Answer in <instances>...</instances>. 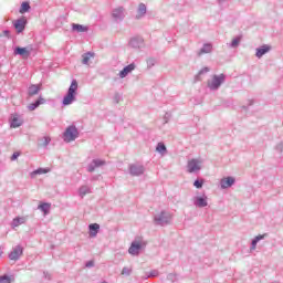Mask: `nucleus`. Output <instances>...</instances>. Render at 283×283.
Masks as SVG:
<instances>
[{
	"label": "nucleus",
	"mask_w": 283,
	"mask_h": 283,
	"mask_svg": "<svg viewBox=\"0 0 283 283\" xmlns=\"http://www.w3.org/2000/svg\"><path fill=\"white\" fill-rule=\"evenodd\" d=\"M268 52H271V45L263 44L262 46L256 49L255 57L262 59L264 54H268Z\"/></svg>",
	"instance_id": "17"
},
{
	"label": "nucleus",
	"mask_w": 283,
	"mask_h": 283,
	"mask_svg": "<svg viewBox=\"0 0 283 283\" xmlns=\"http://www.w3.org/2000/svg\"><path fill=\"white\" fill-rule=\"evenodd\" d=\"M87 193H92V188H90V186H81L78 189V196L81 198H85Z\"/></svg>",
	"instance_id": "28"
},
{
	"label": "nucleus",
	"mask_w": 283,
	"mask_h": 283,
	"mask_svg": "<svg viewBox=\"0 0 283 283\" xmlns=\"http://www.w3.org/2000/svg\"><path fill=\"white\" fill-rule=\"evenodd\" d=\"M82 63L83 65H88L90 64V59H94V52H86L82 55Z\"/></svg>",
	"instance_id": "29"
},
{
	"label": "nucleus",
	"mask_w": 283,
	"mask_h": 283,
	"mask_svg": "<svg viewBox=\"0 0 283 283\" xmlns=\"http://www.w3.org/2000/svg\"><path fill=\"white\" fill-rule=\"evenodd\" d=\"M43 277H44V280H52V274L44 271L43 272Z\"/></svg>",
	"instance_id": "46"
},
{
	"label": "nucleus",
	"mask_w": 283,
	"mask_h": 283,
	"mask_svg": "<svg viewBox=\"0 0 283 283\" xmlns=\"http://www.w3.org/2000/svg\"><path fill=\"white\" fill-rule=\"evenodd\" d=\"M78 128L75 125H70L63 133L64 143H72L78 138Z\"/></svg>",
	"instance_id": "4"
},
{
	"label": "nucleus",
	"mask_w": 283,
	"mask_h": 283,
	"mask_svg": "<svg viewBox=\"0 0 283 283\" xmlns=\"http://www.w3.org/2000/svg\"><path fill=\"white\" fill-rule=\"evenodd\" d=\"M172 218L174 217L171 216V212L161 210L160 213H158L154 217V222L158 227H167V224H171Z\"/></svg>",
	"instance_id": "2"
},
{
	"label": "nucleus",
	"mask_w": 283,
	"mask_h": 283,
	"mask_svg": "<svg viewBox=\"0 0 283 283\" xmlns=\"http://www.w3.org/2000/svg\"><path fill=\"white\" fill-rule=\"evenodd\" d=\"M15 277L14 274L8 275V274H3L0 275V283H14L15 282Z\"/></svg>",
	"instance_id": "27"
},
{
	"label": "nucleus",
	"mask_w": 283,
	"mask_h": 283,
	"mask_svg": "<svg viewBox=\"0 0 283 283\" xmlns=\"http://www.w3.org/2000/svg\"><path fill=\"white\" fill-rule=\"evenodd\" d=\"M227 0H217V3H219V4H222V3H224Z\"/></svg>",
	"instance_id": "49"
},
{
	"label": "nucleus",
	"mask_w": 283,
	"mask_h": 283,
	"mask_svg": "<svg viewBox=\"0 0 283 283\" xmlns=\"http://www.w3.org/2000/svg\"><path fill=\"white\" fill-rule=\"evenodd\" d=\"M112 17L117 23L123 21L125 19V9L123 7L113 9Z\"/></svg>",
	"instance_id": "12"
},
{
	"label": "nucleus",
	"mask_w": 283,
	"mask_h": 283,
	"mask_svg": "<svg viewBox=\"0 0 283 283\" xmlns=\"http://www.w3.org/2000/svg\"><path fill=\"white\" fill-rule=\"evenodd\" d=\"M188 174H196V171H200L202 168L200 167V161L198 159H191L188 161Z\"/></svg>",
	"instance_id": "15"
},
{
	"label": "nucleus",
	"mask_w": 283,
	"mask_h": 283,
	"mask_svg": "<svg viewBox=\"0 0 283 283\" xmlns=\"http://www.w3.org/2000/svg\"><path fill=\"white\" fill-rule=\"evenodd\" d=\"M24 220L21 217H17L12 221V227H19V224H23Z\"/></svg>",
	"instance_id": "36"
},
{
	"label": "nucleus",
	"mask_w": 283,
	"mask_h": 283,
	"mask_svg": "<svg viewBox=\"0 0 283 283\" xmlns=\"http://www.w3.org/2000/svg\"><path fill=\"white\" fill-rule=\"evenodd\" d=\"M14 56H22V59H30L32 54V45L29 46H15L13 50Z\"/></svg>",
	"instance_id": "5"
},
{
	"label": "nucleus",
	"mask_w": 283,
	"mask_h": 283,
	"mask_svg": "<svg viewBox=\"0 0 283 283\" xmlns=\"http://www.w3.org/2000/svg\"><path fill=\"white\" fill-rule=\"evenodd\" d=\"M203 186H205V179H196L193 181V187H196V189H202Z\"/></svg>",
	"instance_id": "35"
},
{
	"label": "nucleus",
	"mask_w": 283,
	"mask_h": 283,
	"mask_svg": "<svg viewBox=\"0 0 283 283\" xmlns=\"http://www.w3.org/2000/svg\"><path fill=\"white\" fill-rule=\"evenodd\" d=\"M113 101H114V103H116L118 105V103H120V101H123V95L120 93H115L113 96Z\"/></svg>",
	"instance_id": "37"
},
{
	"label": "nucleus",
	"mask_w": 283,
	"mask_h": 283,
	"mask_svg": "<svg viewBox=\"0 0 283 283\" xmlns=\"http://www.w3.org/2000/svg\"><path fill=\"white\" fill-rule=\"evenodd\" d=\"M224 81H227V75L224 73L213 75L212 81L208 82V87L211 92H217V90H220Z\"/></svg>",
	"instance_id": "3"
},
{
	"label": "nucleus",
	"mask_w": 283,
	"mask_h": 283,
	"mask_svg": "<svg viewBox=\"0 0 283 283\" xmlns=\"http://www.w3.org/2000/svg\"><path fill=\"white\" fill-rule=\"evenodd\" d=\"M275 149H276V151H279V154H282V151H283V142L279 143V144L275 146Z\"/></svg>",
	"instance_id": "41"
},
{
	"label": "nucleus",
	"mask_w": 283,
	"mask_h": 283,
	"mask_svg": "<svg viewBox=\"0 0 283 283\" xmlns=\"http://www.w3.org/2000/svg\"><path fill=\"white\" fill-rule=\"evenodd\" d=\"M3 36H6L7 39H10V30H4Z\"/></svg>",
	"instance_id": "48"
},
{
	"label": "nucleus",
	"mask_w": 283,
	"mask_h": 283,
	"mask_svg": "<svg viewBox=\"0 0 283 283\" xmlns=\"http://www.w3.org/2000/svg\"><path fill=\"white\" fill-rule=\"evenodd\" d=\"M105 165H107V161L104 159H93L87 166V171L88 174H93V171H96L98 167H103Z\"/></svg>",
	"instance_id": "10"
},
{
	"label": "nucleus",
	"mask_w": 283,
	"mask_h": 283,
	"mask_svg": "<svg viewBox=\"0 0 283 283\" xmlns=\"http://www.w3.org/2000/svg\"><path fill=\"white\" fill-rule=\"evenodd\" d=\"M143 42H144L143 38L136 36V38L130 39L129 45H130V48H134L135 50H138L143 46Z\"/></svg>",
	"instance_id": "22"
},
{
	"label": "nucleus",
	"mask_w": 283,
	"mask_h": 283,
	"mask_svg": "<svg viewBox=\"0 0 283 283\" xmlns=\"http://www.w3.org/2000/svg\"><path fill=\"white\" fill-rule=\"evenodd\" d=\"M86 269H93L94 266V260H90L85 263Z\"/></svg>",
	"instance_id": "44"
},
{
	"label": "nucleus",
	"mask_w": 283,
	"mask_h": 283,
	"mask_svg": "<svg viewBox=\"0 0 283 283\" xmlns=\"http://www.w3.org/2000/svg\"><path fill=\"white\" fill-rule=\"evenodd\" d=\"M235 185V177L228 176L220 180V188L221 189H230Z\"/></svg>",
	"instance_id": "13"
},
{
	"label": "nucleus",
	"mask_w": 283,
	"mask_h": 283,
	"mask_svg": "<svg viewBox=\"0 0 283 283\" xmlns=\"http://www.w3.org/2000/svg\"><path fill=\"white\" fill-rule=\"evenodd\" d=\"M147 67L150 70V67H154V65H156V59L154 57H149L147 61Z\"/></svg>",
	"instance_id": "38"
},
{
	"label": "nucleus",
	"mask_w": 283,
	"mask_h": 283,
	"mask_svg": "<svg viewBox=\"0 0 283 283\" xmlns=\"http://www.w3.org/2000/svg\"><path fill=\"white\" fill-rule=\"evenodd\" d=\"M49 172H50V168H38L31 172V176L32 178H34V176H41L43 174H49Z\"/></svg>",
	"instance_id": "31"
},
{
	"label": "nucleus",
	"mask_w": 283,
	"mask_h": 283,
	"mask_svg": "<svg viewBox=\"0 0 283 283\" xmlns=\"http://www.w3.org/2000/svg\"><path fill=\"white\" fill-rule=\"evenodd\" d=\"M128 172L133 177H140L145 174V166L139 164H130L128 166Z\"/></svg>",
	"instance_id": "6"
},
{
	"label": "nucleus",
	"mask_w": 283,
	"mask_h": 283,
	"mask_svg": "<svg viewBox=\"0 0 283 283\" xmlns=\"http://www.w3.org/2000/svg\"><path fill=\"white\" fill-rule=\"evenodd\" d=\"M20 156H21V153H19V151L13 153L12 156H11V160L14 161V160H17Z\"/></svg>",
	"instance_id": "42"
},
{
	"label": "nucleus",
	"mask_w": 283,
	"mask_h": 283,
	"mask_svg": "<svg viewBox=\"0 0 283 283\" xmlns=\"http://www.w3.org/2000/svg\"><path fill=\"white\" fill-rule=\"evenodd\" d=\"M135 70H136V64H134V63H130V64L124 66V69L119 72V78H126Z\"/></svg>",
	"instance_id": "16"
},
{
	"label": "nucleus",
	"mask_w": 283,
	"mask_h": 283,
	"mask_svg": "<svg viewBox=\"0 0 283 283\" xmlns=\"http://www.w3.org/2000/svg\"><path fill=\"white\" fill-rule=\"evenodd\" d=\"M52 208V203L42 202L38 206V209L44 213V216H48L50 213V209Z\"/></svg>",
	"instance_id": "26"
},
{
	"label": "nucleus",
	"mask_w": 283,
	"mask_h": 283,
	"mask_svg": "<svg viewBox=\"0 0 283 283\" xmlns=\"http://www.w3.org/2000/svg\"><path fill=\"white\" fill-rule=\"evenodd\" d=\"M28 25V20L25 18H19L13 22V28L18 34H21Z\"/></svg>",
	"instance_id": "11"
},
{
	"label": "nucleus",
	"mask_w": 283,
	"mask_h": 283,
	"mask_svg": "<svg viewBox=\"0 0 283 283\" xmlns=\"http://www.w3.org/2000/svg\"><path fill=\"white\" fill-rule=\"evenodd\" d=\"M72 32H77V34L83 33V32H88L90 28L83 24L78 23H72L71 24Z\"/></svg>",
	"instance_id": "21"
},
{
	"label": "nucleus",
	"mask_w": 283,
	"mask_h": 283,
	"mask_svg": "<svg viewBox=\"0 0 283 283\" xmlns=\"http://www.w3.org/2000/svg\"><path fill=\"white\" fill-rule=\"evenodd\" d=\"M21 255H23V247L15 245L12 251L9 253L8 258L12 262H18V260H21Z\"/></svg>",
	"instance_id": "9"
},
{
	"label": "nucleus",
	"mask_w": 283,
	"mask_h": 283,
	"mask_svg": "<svg viewBox=\"0 0 283 283\" xmlns=\"http://www.w3.org/2000/svg\"><path fill=\"white\" fill-rule=\"evenodd\" d=\"M50 143H52V138H50V137H44V138H43V143H42V146L48 147V145H50Z\"/></svg>",
	"instance_id": "39"
},
{
	"label": "nucleus",
	"mask_w": 283,
	"mask_h": 283,
	"mask_svg": "<svg viewBox=\"0 0 283 283\" xmlns=\"http://www.w3.org/2000/svg\"><path fill=\"white\" fill-rule=\"evenodd\" d=\"M243 109H247V106H243Z\"/></svg>",
	"instance_id": "51"
},
{
	"label": "nucleus",
	"mask_w": 283,
	"mask_h": 283,
	"mask_svg": "<svg viewBox=\"0 0 283 283\" xmlns=\"http://www.w3.org/2000/svg\"><path fill=\"white\" fill-rule=\"evenodd\" d=\"M145 14H147V6L142 2L138 4L136 19H143Z\"/></svg>",
	"instance_id": "24"
},
{
	"label": "nucleus",
	"mask_w": 283,
	"mask_h": 283,
	"mask_svg": "<svg viewBox=\"0 0 283 283\" xmlns=\"http://www.w3.org/2000/svg\"><path fill=\"white\" fill-rule=\"evenodd\" d=\"M156 151H158V154H161V156H165V154L167 153V146H165V143H158L156 146Z\"/></svg>",
	"instance_id": "32"
},
{
	"label": "nucleus",
	"mask_w": 283,
	"mask_h": 283,
	"mask_svg": "<svg viewBox=\"0 0 283 283\" xmlns=\"http://www.w3.org/2000/svg\"><path fill=\"white\" fill-rule=\"evenodd\" d=\"M268 237H269L268 233L259 234V235L254 237L251 241V247H250L251 251H255V249L258 247V242L264 240V238H268Z\"/></svg>",
	"instance_id": "20"
},
{
	"label": "nucleus",
	"mask_w": 283,
	"mask_h": 283,
	"mask_svg": "<svg viewBox=\"0 0 283 283\" xmlns=\"http://www.w3.org/2000/svg\"><path fill=\"white\" fill-rule=\"evenodd\" d=\"M148 277H158V271L157 270L150 271V273L148 274Z\"/></svg>",
	"instance_id": "45"
},
{
	"label": "nucleus",
	"mask_w": 283,
	"mask_h": 283,
	"mask_svg": "<svg viewBox=\"0 0 283 283\" xmlns=\"http://www.w3.org/2000/svg\"><path fill=\"white\" fill-rule=\"evenodd\" d=\"M169 123V113H166L164 116V125H167Z\"/></svg>",
	"instance_id": "47"
},
{
	"label": "nucleus",
	"mask_w": 283,
	"mask_h": 283,
	"mask_svg": "<svg viewBox=\"0 0 283 283\" xmlns=\"http://www.w3.org/2000/svg\"><path fill=\"white\" fill-rule=\"evenodd\" d=\"M41 105H45V98L40 96L35 102L31 103L28 106L29 112H34V109H38V107H41Z\"/></svg>",
	"instance_id": "18"
},
{
	"label": "nucleus",
	"mask_w": 283,
	"mask_h": 283,
	"mask_svg": "<svg viewBox=\"0 0 283 283\" xmlns=\"http://www.w3.org/2000/svg\"><path fill=\"white\" fill-rule=\"evenodd\" d=\"M10 127L11 129H17L23 125V117L19 115L18 113L11 114L9 118Z\"/></svg>",
	"instance_id": "7"
},
{
	"label": "nucleus",
	"mask_w": 283,
	"mask_h": 283,
	"mask_svg": "<svg viewBox=\"0 0 283 283\" xmlns=\"http://www.w3.org/2000/svg\"><path fill=\"white\" fill-rule=\"evenodd\" d=\"M207 200H208L207 195L196 196L192 198V202L195 207H197L198 209H205V207H209V201Z\"/></svg>",
	"instance_id": "8"
},
{
	"label": "nucleus",
	"mask_w": 283,
	"mask_h": 283,
	"mask_svg": "<svg viewBox=\"0 0 283 283\" xmlns=\"http://www.w3.org/2000/svg\"><path fill=\"white\" fill-rule=\"evenodd\" d=\"M76 92H78V82L72 80L71 85L62 99L63 107H67V105H72V103L76 101Z\"/></svg>",
	"instance_id": "1"
},
{
	"label": "nucleus",
	"mask_w": 283,
	"mask_h": 283,
	"mask_svg": "<svg viewBox=\"0 0 283 283\" xmlns=\"http://www.w3.org/2000/svg\"><path fill=\"white\" fill-rule=\"evenodd\" d=\"M98 231H101V224L91 223L88 226V233L91 238H96V235H98Z\"/></svg>",
	"instance_id": "19"
},
{
	"label": "nucleus",
	"mask_w": 283,
	"mask_h": 283,
	"mask_svg": "<svg viewBox=\"0 0 283 283\" xmlns=\"http://www.w3.org/2000/svg\"><path fill=\"white\" fill-rule=\"evenodd\" d=\"M167 280H169L170 282H176V274L169 273V274L167 275Z\"/></svg>",
	"instance_id": "43"
},
{
	"label": "nucleus",
	"mask_w": 283,
	"mask_h": 283,
	"mask_svg": "<svg viewBox=\"0 0 283 283\" xmlns=\"http://www.w3.org/2000/svg\"><path fill=\"white\" fill-rule=\"evenodd\" d=\"M207 72H209V67L205 66L203 69H201L198 74L195 76V81H200V76H202V74H207Z\"/></svg>",
	"instance_id": "34"
},
{
	"label": "nucleus",
	"mask_w": 283,
	"mask_h": 283,
	"mask_svg": "<svg viewBox=\"0 0 283 283\" xmlns=\"http://www.w3.org/2000/svg\"><path fill=\"white\" fill-rule=\"evenodd\" d=\"M143 250V243L138 241H133L128 249V253L130 255H140V251Z\"/></svg>",
	"instance_id": "14"
},
{
	"label": "nucleus",
	"mask_w": 283,
	"mask_h": 283,
	"mask_svg": "<svg viewBox=\"0 0 283 283\" xmlns=\"http://www.w3.org/2000/svg\"><path fill=\"white\" fill-rule=\"evenodd\" d=\"M41 92V86L39 84H32L28 88V96H36Z\"/></svg>",
	"instance_id": "25"
},
{
	"label": "nucleus",
	"mask_w": 283,
	"mask_h": 283,
	"mask_svg": "<svg viewBox=\"0 0 283 283\" xmlns=\"http://www.w3.org/2000/svg\"><path fill=\"white\" fill-rule=\"evenodd\" d=\"M29 10H32V7L28 1H23L19 9L20 14H25Z\"/></svg>",
	"instance_id": "30"
},
{
	"label": "nucleus",
	"mask_w": 283,
	"mask_h": 283,
	"mask_svg": "<svg viewBox=\"0 0 283 283\" xmlns=\"http://www.w3.org/2000/svg\"><path fill=\"white\" fill-rule=\"evenodd\" d=\"M249 105H253V101H250V104Z\"/></svg>",
	"instance_id": "50"
},
{
	"label": "nucleus",
	"mask_w": 283,
	"mask_h": 283,
	"mask_svg": "<svg viewBox=\"0 0 283 283\" xmlns=\"http://www.w3.org/2000/svg\"><path fill=\"white\" fill-rule=\"evenodd\" d=\"M241 41H242V35L235 36V38L231 41V43L229 44V48H233V49L238 48V46L240 45V42H241Z\"/></svg>",
	"instance_id": "33"
},
{
	"label": "nucleus",
	"mask_w": 283,
	"mask_h": 283,
	"mask_svg": "<svg viewBox=\"0 0 283 283\" xmlns=\"http://www.w3.org/2000/svg\"><path fill=\"white\" fill-rule=\"evenodd\" d=\"M122 275H132V270L129 268H123Z\"/></svg>",
	"instance_id": "40"
},
{
	"label": "nucleus",
	"mask_w": 283,
	"mask_h": 283,
	"mask_svg": "<svg viewBox=\"0 0 283 283\" xmlns=\"http://www.w3.org/2000/svg\"><path fill=\"white\" fill-rule=\"evenodd\" d=\"M212 50L213 45L211 43H205L198 52V56H202V54H211Z\"/></svg>",
	"instance_id": "23"
}]
</instances>
